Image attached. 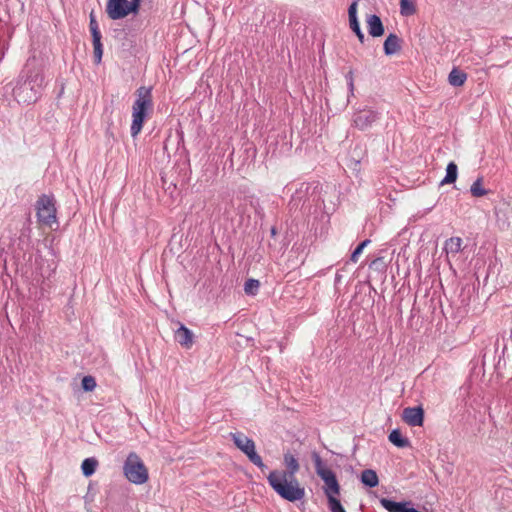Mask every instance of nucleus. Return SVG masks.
I'll return each instance as SVG.
<instances>
[{"label": "nucleus", "instance_id": "f257e3e1", "mask_svg": "<svg viewBox=\"0 0 512 512\" xmlns=\"http://www.w3.org/2000/svg\"><path fill=\"white\" fill-rule=\"evenodd\" d=\"M286 470H273L267 476L271 488L284 500L296 502L305 496V488L302 487L295 477L300 465L297 458L287 452L284 454Z\"/></svg>", "mask_w": 512, "mask_h": 512}, {"label": "nucleus", "instance_id": "f03ea898", "mask_svg": "<svg viewBox=\"0 0 512 512\" xmlns=\"http://www.w3.org/2000/svg\"><path fill=\"white\" fill-rule=\"evenodd\" d=\"M44 87L45 77L43 69L27 64L12 90L13 97L18 103L29 105L35 103L40 98Z\"/></svg>", "mask_w": 512, "mask_h": 512}, {"label": "nucleus", "instance_id": "7ed1b4c3", "mask_svg": "<svg viewBox=\"0 0 512 512\" xmlns=\"http://www.w3.org/2000/svg\"><path fill=\"white\" fill-rule=\"evenodd\" d=\"M136 100L132 106L131 136L136 138L144 122L153 109L152 88L141 86L136 90Z\"/></svg>", "mask_w": 512, "mask_h": 512}, {"label": "nucleus", "instance_id": "20e7f679", "mask_svg": "<svg viewBox=\"0 0 512 512\" xmlns=\"http://www.w3.org/2000/svg\"><path fill=\"white\" fill-rule=\"evenodd\" d=\"M125 477L133 484H144L148 480V470L142 459L135 453L130 452L123 465Z\"/></svg>", "mask_w": 512, "mask_h": 512}, {"label": "nucleus", "instance_id": "39448f33", "mask_svg": "<svg viewBox=\"0 0 512 512\" xmlns=\"http://www.w3.org/2000/svg\"><path fill=\"white\" fill-rule=\"evenodd\" d=\"M313 461L317 475L325 483L324 494L326 495L327 499L329 496H339L341 487L335 473L331 469L325 467L319 454L313 453Z\"/></svg>", "mask_w": 512, "mask_h": 512}, {"label": "nucleus", "instance_id": "423d86ee", "mask_svg": "<svg viewBox=\"0 0 512 512\" xmlns=\"http://www.w3.org/2000/svg\"><path fill=\"white\" fill-rule=\"evenodd\" d=\"M37 220L40 224L52 227L57 223V209L53 195L42 194L35 204Z\"/></svg>", "mask_w": 512, "mask_h": 512}, {"label": "nucleus", "instance_id": "0eeeda50", "mask_svg": "<svg viewBox=\"0 0 512 512\" xmlns=\"http://www.w3.org/2000/svg\"><path fill=\"white\" fill-rule=\"evenodd\" d=\"M234 445L243 452L247 458L261 471H265L268 467L262 461L261 456L256 452L255 442L241 432L230 434Z\"/></svg>", "mask_w": 512, "mask_h": 512}, {"label": "nucleus", "instance_id": "6e6552de", "mask_svg": "<svg viewBox=\"0 0 512 512\" xmlns=\"http://www.w3.org/2000/svg\"><path fill=\"white\" fill-rule=\"evenodd\" d=\"M380 118V113L370 107H365L354 112L352 124L361 131H365L372 127Z\"/></svg>", "mask_w": 512, "mask_h": 512}, {"label": "nucleus", "instance_id": "1a4fd4ad", "mask_svg": "<svg viewBox=\"0 0 512 512\" xmlns=\"http://www.w3.org/2000/svg\"><path fill=\"white\" fill-rule=\"evenodd\" d=\"M128 0H108L106 12L110 19L119 20L128 16Z\"/></svg>", "mask_w": 512, "mask_h": 512}, {"label": "nucleus", "instance_id": "9d476101", "mask_svg": "<svg viewBox=\"0 0 512 512\" xmlns=\"http://www.w3.org/2000/svg\"><path fill=\"white\" fill-rule=\"evenodd\" d=\"M402 419L409 426H422L424 423V409L422 406L406 407L403 409Z\"/></svg>", "mask_w": 512, "mask_h": 512}, {"label": "nucleus", "instance_id": "9b49d317", "mask_svg": "<svg viewBox=\"0 0 512 512\" xmlns=\"http://www.w3.org/2000/svg\"><path fill=\"white\" fill-rule=\"evenodd\" d=\"M310 185L308 183H301L291 196L289 202L290 210H297L308 199Z\"/></svg>", "mask_w": 512, "mask_h": 512}, {"label": "nucleus", "instance_id": "f8f14e48", "mask_svg": "<svg viewBox=\"0 0 512 512\" xmlns=\"http://www.w3.org/2000/svg\"><path fill=\"white\" fill-rule=\"evenodd\" d=\"M402 39L394 33H390L384 41L383 50L385 55L390 56L401 50Z\"/></svg>", "mask_w": 512, "mask_h": 512}, {"label": "nucleus", "instance_id": "ddd939ff", "mask_svg": "<svg viewBox=\"0 0 512 512\" xmlns=\"http://www.w3.org/2000/svg\"><path fill=\"white\" fill-rule=\"evenodd\" d=\"M367 28L368 33L372 37H381L385 32L382 20L376 14H372L367 18Z\"/></svg>", "mask_w": 512, "mask_h": 512}, {"label": "nucleus", "instance_id": "4468645a", "mask_svg": "<svg viewBox=\"0 0 512 512\" xmlns=\"http://www.w3.org/2000/svg\"><path fill=\"white\" fill-rule=\"evenodd\" d=\"M175 340L183 347L190 348L193 345V333L185 325L180 324L175 331Z\"/></svg>", "mask_w": 512, "mask_h": 512}, {"label": "nucleus", "instance_id": "2eb2a0df", "mask_svg": "<svg viewBox=\"0 0 512 512\" xmlns=\"http://www.w3.org/2000/svg\"><path fill=\"white\" fill-rule=\"evenodd\" d=\"M30 228L26 227L21 230L19 237L13 241L12 247L21 252H25L30 247Z\"/></svg>", "mask_w": 512, "mask_h": 512}, {"label": "nucleus", "instance_id": "dca6fc26", "mask_svg": "<svg viewBox=\"0 0 512 512\" xmlns=\"http://www.w3.org/2000/svg\"><path fill=\"white\" fill-rule=\"evenodd\" d=\"M91 36L94 48V62L96 64H100L103 56V45L101 42L102 35L100 31H95L91 32Z\"/></svg>", "mask_w": 512, "mask_h": 512}, {"label": "nucleus", "instance_id": "f3484780", "mask_svg": "<svg viewBox=\"0 0 512 512\" xmlns=\"http://www.w3.org/2000/svg\"><path fill=\"white\" fill-rule=\"evenodd\" d=\"M360 480L363 485L374 488L379 484L377 473L373 469H365L361 473Z\"/></svg>", "mask_w": 512, "mask_h": 512}, {"label": "nucleus", "instance_id": "a211bd4d", "mask_svg": "<svg viewBox=\"0 0 512 512\" xmlns=\"http://www.w3.org/2000/svg\"><path fill=\"white\" fill-rule=\"evenodd\" d=\"M389 441L398 448H405L410 446L408 438L404 437L399 429H394L388 436Z\"/></svg>", "mask_w": 512, "mask_h": 512}, {"label": "nucleus", "instance_id": "6ab92c4d", "mask_svg": "<svg viewBox=\"0 0 512 512\" xmlns=\"http://www.w3.org/2000/svg\"><path fill=\"white\" fill-rule=\"evenodd\" d=\"M466 79L467 74L458 68H453L448 76L449 84L454 87H460L464 85Z\"/></svg>", "mask_w": 512, "mask_h": 512}, {"label": "nucleus", "instance_id": "aec40b11", "mask_svg": "<svg viewBox=\"0 0 512 512\" xmlns=\"http://www.w3.org/2000/svg\"><path fill=\"white\" fill-rule=\"evenodd\" d=\"M98 466V460L94 457L86 458L81 464V470L85 477L92 476Z\"/></svg>", "mask_w": 512, "mask_h": 512}, {"label": "nucleus", "instance_id": "412c9836", "mask_svg": "<svg viewBox=\"0 0 512 512\" xmlns=\"http://www.w3.org/2000/svg\"><path fill=\"white\" fill-rule=\"evenodd\" d=\"M458 176V167L454 162H449L446 167V175L441 181V185L452 184L456 181Z\"/></svg>", "mask_w": 512, "mask_h": 512}, {"label": "nucleus", "instance_id": "4be33fe9", "mask_svg": "<svg viewBox=\"0 0 512 512\" xmlns=\"http://www.w3.org/2000/svg\"><path fill=\"white\" fill-rule=\"evenodd\" d=\"M462 239L460 237H451L445 241L444 250L447 254H457L461 251Z\"/></svg>", "mask_w": 512, "mask_h": 512}, {"label": "nucleus", "instance_id": "5701e85b", "mask_svg": "<svg viewBox=\"0 0 512 512\" xmlns=\"http://www.w3.org/2000/svg\"><path fill=\"white\" fill-rule=\"evenodd\" d=\"M380 504L389 512H401L404 502H396L388 498H380Z\"/></svg>", "mask_w": 512, "mask_h": 512}, {"label": "nucleus", "instance_id": "b1692460", "mask_svg": "<svg viewBox=\"0 0 512 512\" xmlns=\"http://www.w3.org/2000/svg\"><path fill=\"white\" fill-rule=\"evenodd\" d=\"M400 12L404 16H411L416 12L415 0H400Z\"/></svg>", "mask_w": 512, "mask_h": 512}, {"label": "nucleus", "instance_id": "393cba45", "mask_svg": "<svg viewBox=\"0 0 512 512\" xmlns=\"http://www.w3.org/2000/svg\"><path fill=\"white\" fill-rule=\"evenodd\" d=\"M483 179L480 177L471 185L470 192L474 197H482L488 193V190L483 188Z\"/></svg>", "mask_w": 512, "mask_h": 512}, {"label": "nucleus", "instance_id": "a878e982", "mask_svg": "<svg viewBox=\"0 0 512 512\" xmlns=\"http://www.w3.org/2000/svg\"><path fill=\"white\" fill-rule=\"evenodd\" d=\"M260 287V282L256 279H248L244 284V291L248 295H255Z\"/></svg>", "mask_w": 512, "mask_h": 512}, {"label": "nucleus", "instance_id": "bb28decb", "mask_svg": "<svg viewBox=\"0 0 512 512\" xmlns=\"http://www.w3.org/2000/svg\"><path fill=\"white\" fill-rule=\"evenodd\" d=\"M328 501V507L331 512H346L344 507L342 506L340 500L338 499V496H329L327 499Z\"/></svg>", "mask_w": 512, "mask_h": 512}, {"label": "nucleus", "instance_id": "cd10ccee", "mask_svg": "<svg viewBox=\"0 0 512 512\" xmlns=\"http://www.w3.org/2000/svg\"><path fill=\"white\" fill-rule=\"evenodd\" d=\"M82 389L86 392L93 391L96 387V380L93 376H84L81 382Z\"/></svg>", "mask_w": 512, "mask_h": 512}, {"label": "nucleus", "instance_id": "c85d7f7f", "mask_svg": "<svg viewBox=\"0 0 512 512\" xmlns=\"http://www.w3.org/2000/svg\"><path fill=\"white\" fill-rule=\"evenodd\" d=\"M370 243L369 239H365L364 241L360 242L358 246L354 249V251L351 254L350 260L354 263L358 261L359 256L363 252L364 248Z\"/></svg>", "mask_w": 512, "mask_h": 512}, {"label": "nucleus", "instance_id": "c756f323", "mask_svg": "<svg viewBox=\"0 0 512 512\" xmlns=\"http://www.w3.org/2000/svg\"><path fill=\"white\" fill-rule=\"evenodd\" d=\"M351 30L356 34L359 41L363 44L365 42L364 33L361 30L360 23L358 20L349 22Z\"/></svg>", "mask_w": 512, "mask_h": 512}, {"label": "nucleus", "instance_id": "7c9ffc66", "mask_svg": "<svg viewBox=\"0 0 512 512\" xmlns=\"http://www.w3.org/2000/svg\"><path fill=\"white\" fill-rule=\"evenodd\" d=\"M369 267L373 270L384 272L386 269L384 257H377L370 263Z\"/></svg>", "mask_w": 512, "mask_h": 512}, {"label": "nucleus", "instance_id": "2f4dec72", "mask_svg": "<svg viewBox=\"0 0 512 512\" xmlns=\"http://www.w3.org/2000/svg\"><path fill=\"white\" fill-rule=\"evenodd\" d=\"M357 4L358 0H353L348 8L349 22L358 20L357 18Z\"/></svg>", "mask_w": 512, "mask_h": 512}, {"label": "nucleus", "instance_id": "473e14b6", "mask_svg": "<svg viewBox=\"0 0 512 512\" xmlns=\"http://www.w3.org/2000/svg\"><path fill=\"white\" fill-rule=\"evenodd\" d=\"M140 5H141V0H130V1H128V7H127L128 15L130 13L137 14L139 9H140Z\"/></svg>", "mask_w": 512, "mask_h": 512}, {"label": "nucleus", "instance_id": "72a5a7b5", "mask_svg": "<svg viewBox=\"0 0 512 512\" xmlns=\"http://www.w3.org/2000/svg\"><path fill=\"white\" fill-rule=\"evenodd\" d=\"M345 79L347 81V85H348V89H349V94L351 96L354 95V77H353V71L350 70L346 75H345Z\"/></svg>", "mask_w": 512, "mask_h": 512}, {"label": "nucleus", "instance_id": "f704fd0d", "mask_svg": "<svg viewBox=\"0 0 512 512\" xmlns=\"http://www.w3.org/2000/svg\"><path fill=\"white\" fill-rule=\"evenodd\" d=\"M89 29L90 32L100 31L96 16L94 15L93 11L89 15Z\"/></svg>", "mask_w": 512, "mask_h": 512}, {"label": "nucleus", "instance_id": "c9c22d12", "mask_svg": "<svg viewBox=\"0 0 512 512\" xmlns=\"http://www.w3.org/2000/svg\"><path fill=\"white\" fill-rule=\"evenodd\" d=\"M411 502L404 501L401 512H421L414 507H411Z\"/></svg>", "mask_w": 512, "mask_h": 512}, {"label": "nucleus", "instance_id": "e433bc0d", "mask_svg": "<svg viewBox=\"0 0 512 512\" xmlns=\"http://www.w3.org/2000/svg\"><path fill=\"white\" fill-rule=\"evenodd\" d=\"M270 232H271V236H275L277 234V229L275 226H272L271 229H270Z\"/></svg>", "mask_w": 512, "mask_h": 512}, {"label": "nucleus", "instance_id": "4c0bfd02", "mask_svg": "<svg viewBox=\"0 0 512 512\" xmlns=\"http://www.w3.org/2000/svg\"><path fill=\"white\" fill-rule=\"evenodd\" d=\"M340 278H341V276L339 274H336V278H335L336 282L340 281Z\"/></svg>", "mask_w": 512, "mask_h": 512}]
</instances>
